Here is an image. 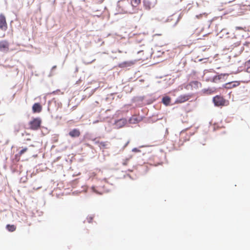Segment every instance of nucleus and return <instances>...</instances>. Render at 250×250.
Returning <instances> with one entry per match:
<instances>
[{
	"label": "nucleus",
	"mask_w": 250,
	"mask_h": 250,
	"mask_svg": "<svg viewBox=\"0 0 250 250\" xmlns=\"http://www.w3.org/2000/svg\"><path fill=\"white\" fill-rule=\"evenodd\" d=\"M213 101L216 106L225 105L228 103V101L224 99L221 95H217L213 98Z\"/></svg>",
	"instance_id": "2"
},
{
	"label": "nucleus",
	"mask_w": 250,
	"mask_h": 250,
	"mask_svg": "<svg viewBox=\"0 0 250 250\" xmlns=\"http://www.w3.org/2000/svg\"><path fill=\"white\" fill-rule=\"evenodd\" d=\"M56 68V65H55V66H53V67H52V69H55Z\"/></svg>",
	"instance_id": "27"
},
{
	"label": "nucleus",
	"mask_w": 250,
	"mask_h": 250,
	"mask_svg": "<svg viewBox=\"0 0 250 250\" xmlns=\"http://www.w3.org/2000/svg\"><path fill=\"white\" fill-rule=\"evenodd\" d=\"M228 76L227 74H221L217 76H213L212 78H210L208 79V81H210L215 83H218L223 82L225 80L226 77Z\"/></svg>",
	"instance_id": "3"
},
{
	"label": "nucleus",
	"mask_w": 250,
	"mask_h": 250,
	"mask_svg": "<svg viewBox=\"0 0 250 250\" xmlns=\"http://www.w3.org/2000/svg\"><path fill=\"white\" fill-rule=\"evenodd\" d=\"M247 65L248 67H250V60L247 62Z\"/></svg>",
	"instance_id": "25"
},
{
	"label": "nucleus",
	"mask_w": 250,
	"mask_h": 250,
	"mask_svg": "<svg viewBox=\"0 0 250 250\" xmlns=\"http://www.w3.org/2000/svg\"><path fill=\"white\" fill-rule=\"evenodd\" d=\"M9 42L6 40L0 41V52L7 53L9 50Z\"/></svg>",
	"instance_id": "4"
},
{
	"label": "nucleus",
	"mask_w": 250,
	"mask_h": 250,
	"mask_svg": "<svg viewBox=\"0 0 250 250\" xmlns=\"http://www.w3.org/2000/svg\"><path fill=\"white\" fill-rule=\"evenodd\" d=\"M189 99L188 96L187 95H181L179 98L175 101L176 103H184Z\"/></svg>",
	"instance_id": "10"
},
{
	"label": "nucleus",
	"mask_w": 250,
	"mask_h": 250,
	"mask_svg": "<svg viewBox=\"0 0 250 250\" xmlns=\"http://www.w3.org/2000/svg\"><path fill=\"white\" fill-rule=\"evenodd\" d=\"M235 86L236 85L234 83L231 82L226 83L225 87L227 88H231L232 87H235Z\"/></svg>",
	"instance_id": "18"
},
{
	"label": "nucleus",
	"mask_w": 250,
	"mask_h": 250,
	"mask_svg": "<svg viewBox=\"0 0 250 250\" xmlns=\"http://www.w3.org/2000/svg\"><path fill=\"white\" fill-rule=\"evenodd\" d=\"M156 3L157 0H145L144 1V6L147 10L154 7Z\"/></svg>",
	"instance_id": "6"
},
{
	"label": "nucleus",
	"mask_w": 250,
	"mask_h": 250,
	"mask_svg": "<svg viewBox=\"0 0 250 250\" xmlns=\"http://www.w3.org/2000/svg\"><path fill=\"white\" fill-rule=\"evenodd\" d=\"M118 52H119V53H121V51L120 50H119V51H118Z\"/></svg>",
	"instance_id": "29"
},
{
	"label": "nucleus",
	"mask_w": 250,
	"mask_h": 250,
	"mask_svg": "<svg viewBox=\"0 0 250 250\" xmlns=\"http://www.w3.org/2000/svg\"><path fill=\"white\" fill-rule=\"evenodd\" d=\"M6 228L10 232H13L16 229V227L14 225H7Z\"/></svg>",
	"instance_id": "16"
},
{
	"label": "nucleus",
	"mask_w": 250,
	"mask_h": 250,
	"mask_svg": "<svg viewBox=\"0 0 250 250\" xmlns=\"http://www.w3.org/2000/svg\"><path fill=\"white\" fill-rule=\"evenodd\" d=\"M0 29L3 31H6L7 29L5 17L2 14L0 15Z\"/></svg>",
	"instance_id": "7"
},
{
	"label": "nucleus",
	"mask_w": 250,
	"mask_h": 250,
	"mask_svg": "<svg viewBox=\"0 0 250 250\" xmlns=\"http://www.w3.org/2000/svg\"><path fill=\"white\" fill-rule=\"evenodd\" d=\"M236 29H242V28L241 27H238V26H236Z\"/></svg>",
	"instance_id": "26"
},
{
	"label": "nucleus",
	"mask_w": 250,
	"mask_h": 250,
	"mask_svg": "<svg viewBox=\"0 0 250 250\" xmlns=\"http://www.w3.org/2000/svg\"><path fill=\"white\" fill-rule=\"evenodd\" d=\"M135 61H127L122 62L119 64V66L120 67H125L127 66H130L134 64Z\"/></svg>",
	"instance_id": "13"
},
{
	"label": "nucleus",
	"mask_w": 250,
	"mask_h": 250,
	"mask_svg": "<svg viewBox=\"0 0 250 250\" xmlns=\"http://www.w3.org/2000/svg\"><path fill=\"white\" fill-rule=\"evenodd\" d=\"M133 151H134V152H139L140 151L139 150H138L137 148H133V150H132Z\"/></svg>",
	"instance_id": "24"
},
{
	"label": "nucleus",
	"mask_w": 250,
	"mask_h": 250,
	"mask_svg": "<svg viewBox=\"0 0 250 250\" xmlns=\"http://www.w3.org/2000/svg\"><path fill=\"white\" fill-rule=\"evenodd\" d=\"M201 85V84L200 83L197 81H193L191 82L190 83L187 84L185 88L188 90H194L200 87Z\"/></svg>",
	"instance_id": "5"
},
{
	"label": "nucleus",
	"mask_w": 250,
	"mask_h": 250,
	"mask_svg": "<svg viewBox=\"0 0 250 250\" xmlns=\"http://www.w3.org/2000/svg\"><path fill=\"white\" fill-rule=\"evenodd\" d=\"M28 150V148L27 147L24 148L22 149H21L18 155L20 157L21 156L23 153H24L25 152H26Z\"/></svg>",
	"instance_id": "20"
},
{
	"label": "nucleus",
	"mask_w": 250,
	"mask_h": 250,
	"mask_svg": "<svg viewBox=\"0 0 250 250\" xmlns=\"http://www.w3.org/2000/svg\"><path fill=\"white\" fill-rule=\"evenodd\" d=\"M129 160V159H126L125 160H124V162L123 163V164L124 165H126L127 164V162Z\"/></svg>",
	"instance_id": "22"
},
{
	"label": "nucleus",
	"mask_w": 250,
	"mask_h": 250,
	"mask_svg": "<svg viewBox=\"0 0 250 250\" xmlns=\"http://www.w3.org/2000/svg\"><path fill=\"white\" fill-rule=\"evenodd\" d=\"M81 134V132L78 129H73L71 131H70L69 133V135L71 137H78L80 136Z\"/></svg>",
	"instance_id": "11"
},
{
	"label": "nucleus",
	"mask_w": 250,
	"mask_h": 250,
	"mask_svg": "<svg viewBox=\"0 0 250 250\" xmlns=\"http://www.w3.org/2000/svg\"><path fill=\"white\" fill-rule=\"evenodd\" d=\"M140 0H131V3L132 6L136 7L140 3Z\"/></svg>",
	"instance_id": "17"
},
{
	"label": "nucleus",
	"mask_w": 250,
	"mask_h": 250,
	"mask_svg": "<svg viewBox=\"0 0 250 250\" xmlns=\"http://www.w3.org/2000/svg\"><path fill=\"white\" fill-rule=\"evenodd\" d=\"M140 121V119L138 117L136 116H132L129 120L130 124H135L138 123Z\"/></svg>",
	"instance_id": "14"
},
{
	"label": "nucleus",
	"mask_w": 250,
	"mask_h": 250,
	"mask_svg": "<svg viewBox=\"0 0 250 250\" xmlns=\"http://www.w3.org/2000/svg\"><path fill=\"white\" fill-rule=\"evenodd\" d=\"M99 146L103 148H106L107 143L105 142H99Z\"/></svg>",
	"instance_id": "19"
},
{
	"label": "nucleus",
	"mask_w": 250,
	"mask_h": 250,
	"mask_svg": "<svg viewBox=\"0 0 250 250\" xmlns=\"http://www.w3.org/2000/svg\"><path fill=\"white\" fill-rule=\"evenodd\" d=\"M93 218H94L93 215H90V216H87V217L86 218L87 222L89 223H91L92 222Z\"/></svg>",
	"instance_id": "21"
},
{
	"label": "nucleus",
	"mask_w": 250,
	"mask_h": 250,
	"mask_svg": "<svg viewBox=\"0 0 250 250\" xmlns=\"http://www.w3.org/2000/svg\"><path fill=\"white\" fill-rule=\"evenodd\" d=\"M42 107L39 103H35L32 106V110L34 113H39L42 110Z\"/></svg>",
	"instance_id": "12"
},
{
	"label": "nucleus",
	"mask_w": 250,
	"mask_h": 250,
	"mask_svg": "<svg viewBox=\"0 0 250 250\" xmlns=\"http://www.w3.org/2000/svg\"><path fill=\"white\" fill-rule=\"evenodd\" d=\"M126 123V120L125 118H123L116 121L115 125L117 128H121L124 126Z\"/></svg>",
	"instance_id": "9"
},
{
	"label": "nucleus",
	"mask_w": 250,
	"mask_h": 250,
	"mask_svg": "<svg viewBox=\"0 0 250 250\" xmlns=\"http://www.w3.org/2000/svg\"><path fill=\"white\" fill-rule=\"evenodd\" d=\"M174 82V79L171 78L169 76H166L164 79L161 80L160 83H162L164 86H167L173 83Z\"/></svg>",
	"instance_id": "8"
},
{
	"label": "nucleus",
	"mask_w": 250,
	"mask_h": 250,
	"mask_svg": "<svg viewBox=\"0 0 250 250\" xmlns=\"http://www.w3.org/2000/svg\"><path fill=\"white\" fill-rule=\"evenodd\" d=\"M246 71H247L248 73H250V67H247V68L246 69Z\"/></svg>",
	"instance_id": "23"
},
{
	"label": "nucleus",
	"mask_w": 250,
	"mask_h": 250,
	"mask_svg": "<svg viewBox=\"0 0 250 250\" xmlns=\"http://www.w3.org/2000/svg\"><path fill=\"white\" fill-rule=\"evenodd\" d=\"M42 124V120L39 118L33 119L29 123V128L31 130H38Z\"/></svg>",
	"instance_id": "1"
},
{
	"label": "nucleus",
	"mask_w": 250,
	"mask_h": 250,
	"mask_svg": "<svg viewBox=\"0 0 250 250\" xmlns=\"http://www.w3.org/2000/svg\"><path fill=\"white\" fill-rule=\"evenodd\" d=\"M171 99L168 96H165L162 99L164 104L166 105H169L170 103Z\"/></svg>",
	"instance_id": "15"
},
{
	"label": "nucleus",
	"mask_w": 250,
	"mask_h": 250,
	"mask_svg": "<svg viewBox=\"0 0 250 250\" xmlns=\"http://www.w3.org/2000/svg\"><path fill=\"white\" fill-rule=\"evenodd\" d=\"M110 111V110H109V109H107V110H106L105 111V112H108V111Z\"/></svg>",
	"instance_id": "28"
}]
</instances>
